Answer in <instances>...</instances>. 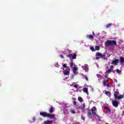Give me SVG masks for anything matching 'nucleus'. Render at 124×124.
<instances>
[{"mask_svg": "<svg viewBox=\"0 0 124 124\" xmlns=\"http://www.w3.org/2000/svg\"><path fill=\"white\" fill-rule=\"evenodd\" d=\"M106 46H117V41L115 40H108L105 43Z\"/></svg>", "mask_w": 124, "mask_h": 124, "instance_id": "f257e3e1", "label": "nucleus"}, {"mask_svg": "<svg viewBox=\"0 0 124 124\" xmlns=\"http://www.w3.org/2000/svg\"><path fill=\"white\" fill-rule=\"evenodd\" d=\"M119 93H120L119 92H117L115 91L114 93V96L115 98V99H122V98H124V95L123 94H121L120 95H119Z\"/></svg>", "mask_w": 124, "mask_h": 124, "instance_id": "f03ea898", "label": "nucleus"}, {"mask_svg": "<svg viewBox=\"0 0 124 124\" xmlns=\"http://www.w3.org/2000/svg\"><path fill=\"white\" fill-rule=\"evenodd\" d=\"M96 57H100V58H103V60H106L107 61V58H106L105 53H101L99 52H97L96 53Z\"/></svg>", "mask_w": 124, "mask_h": 124, "instance_id": "7ed1b4c3", "label": "nucleus"}, {"mask_svg": "<svg viewBox=\"0 0 124 124\" xmlns=\"http://www.w3.org/2000/svg\"><path fill=\"white\" fill-rule=\"evenodd\" d=\"M63 73L65 76H69V74H70V68H69V67H67V68L63 71Z\"/></svg>", "mask_w": 124, "mask_h": 124, "instance_id": "20e7f679", "label": "nucleus"}, {"mask_svg": "<svg viewBox=\"0 0 124 124\" xmlns=\"http://www.w3.org/2000/svg\"><path fill=\"white\" fill-rule=\"evenodd\" d=\"M67 57L68 58H70V59H73V60H76V59L77 57V54H70L67 55Z\"/></svg>", "mask_w": 124, "mask_h": 124, "instance_id": "39448f33", "label": "nucleus"}, {"mask_svg": "<svg viewBox=\"0 0 124 124\" xmlns=\"http://www.w3.org/2000/svg\"><path fill=\"white\" fill-rule=\"evenodd\" d=\"M46 117L49 118L50 119H55V120H57V118H55V114H54L47 113Z\"/></svg>", "mask_w": 124, "mask_h": 124, "instance_id": "423d86ee", "label": "nucleus"}, {"mask_svg": "<svg viewBox=\"0 0 124 124\" xmlns=\"http://www.w3.org/2000/svg\"><path fill=\"white\" fill-rule=\"evenodd\" d=\"M103 84H104V86L105 87H108V88H110V84L109 83H108V79H107L106 80H104L103 81Z\"/></svg>", "mask_w": 124, "mask_h": 124, "instance_id": "0eeeda50", "label": "nucleus"}, {"mask_svg": "<svg viewBox=\"0 0 124 124\" xmlns=\"http://www.w3.org/2000/svg\"><path fill=\"white\" fill-rule=\"evenodd\" d=\"M112 103L113 105V106H114V107H118V106H119V103L115 100H113L112 101Z\"/></svg>", "mask_w": 124, "mask_h": 124, "instance_id": "6e6552de", "label": "nucleus"}, {"mask_svg": "<svg viewBox=\"0 0 124 124\" xmlns=\"http://www.w3.org/2000/svg\"><path fill=\"white\" fill-rule=\"evenodd\" d=\"M119 63V60L115 59L112 61L111 64H115V65H117Z\"/></svg>", "mask_w": 124, "mask_h": 124, "instance_id": "1a4fd4ad", "label": "nucleus"}, {"mask_svg": "<svg viewBox=\"0 0 124 124\" xmlns=\"http://www.w3.org/2000/svg\"><path fill=\"white\" fill-rule=\"evenodd\" d=\"M78 70V68H77V67H74L73 71L74 74H75V75H77L78 72L76 71H77Z\"/></svg>", "mask_w": 124, "mask_h": 124, "instance_id": "9d476101", "label": "nucleus"}, {"mask_svg": "<svg viewBox=\"0 0 124 124\" xmlns=\"http://www.w3.org/2000/svg\"><path fill=\"white\" fill-rule=\"evenodd\" d=\"M47 113L45 112H42L40 113V115L44 118H46V117H47Z\"/></svg>", "mask_w": 124, "mask_h": 124, "instance_id": "9b49d317", "label": "nucleus"}, {"mask_svg": "<svg viewBox=\"0 0 124 124\" xmlns=\"http://www.w3.org/2000/svg\"><path fill=\"white\" fill-rule=\"evenodd\" d=\"M87 113L88 116L89 117V118H92L93 117V114H92V111H91V110H88Z\"/></svg>", "mask_w": 124, "mask_h": 124, "instance_id": "f8f14e48", "label": "nucleus"}, {"mask_svg": "<svg viewBox=\"0 0 124 124\" xmlns=\"http://www.w3.org/2000/svg\"><path fill=\"white\" fill-rule=\"evenodd\" d=\"M53 123V121H46L44 122L45 124H52Z\"/></svg>", "mask_w": 124, "mask_h": 124, "instance_id": "ddd939ff", "label": "nucleus"}, {"mask_svg": "<svg viewBox=\"0 0 124 124\" xmlns=\"http://www.w3.org/2000/svg\"><path fill=\"white\" fill-rule=\"evenodd\" d=\"M49 112L50 113H53L54 112V108L51 107L49 110Z\"/></svg>", "mask_w": 124, "mask_h": 124, "instance_id": "4468645a", "label": "nucleus"}, {"mask_svg": "<svg viewBox=\"0 0 124 124\" xmlns=\"http://www.w3.org/2000/svg\"><path fill=\"white\" fill-rule=\"evenodd\" d=\"M120 62H121L122 63H124V57H123L122 56L120 57Z\"/></svg>", "mask_w": 124, "mask_h": 124, "instance_id": "2eb2a0df", "label": "nucleus"}, {"mask_svg": "<svg viewBox=\"0 0 124 124\" xmlns=\"http://www.w3.org/2000/svg\"><path fill=\"white\" fill-rule=\"evenodd\" d=\"M78 100V101H79V102H81V103L83 102V101H84V100H83V98L81 97H79Z\"/></svg>", "mask_w": 124, "mask_h": 124, "instance_id": "dca6fc26", "label": "nucleus"}, {"mask_svg": "<svg viewBox=\"0 0 124 124\" xmlns=\"http://www.w3.org/2000/svg\"><path fill=\"white\" fill-rule=\"evenodd\" d=\"M86 108V104L85 103L82 104V107H81V110H85Z\"/></svg>", "mask_w": 124, "mask_h": 124, "instance_id": "f3484780", "label": "nucleus"}, {"mask_svg": "<svg viewBox=\"0 0 124 124\" xmlns=\"http://www.w3.org/2000/svg\"><path fill=\"white\" fill-rule=\"evenodd\" d=\"M84 93H89V91H88V88H83Z\"/></svg>", "mask_w": 124, "mask_h": 124, "instance_id": "a211bd4d", "label": "nucleus"}, {"mask_svg": "<svg viewBox=\"0 0 124 124\" xmlns=\"http://www.w3.org/2000/svg\"><path fill=\"white\" fill-rule=\"evenodd\" d=\"M87 37L90 39H93V36L92 34H90L87 35Z\"/></svg>", "mask_w": 124, "mask_h": 124, "instance_id": "6ab92c4d", "label": "nucleus"}, {"mask_svg": "<svg viewBox=\"0 0 124 124\" xmlns=\"http://www.w3.org/2000/svg\"><path fill=\"white\" fill-rule=\"evenodd\" d=\"M83 78L85 79L86 81H89V78H88V77L86 75H83Z\"/></svg>", "mask_w": 124, "mask_h": 124, "instance_id": "aec40b11", "label": "nucleus"}, {"mask_svg": "<svg viewBox=\"0 0 124 124\" xmlns=\"http://www.w3.org/2000/svg\"><path fill=\"white\" fill-rule=\"evenodd\" d=\"M113 24L112 23H109L108 25H106V28H107V29L110 28V27H111Z\"/></svg>", "mask_w": 124, "mask_h": 124, "instance_id": "412c9836", "label": "nucleus"}, {"mask_svg": "<svg viewBox=\"0 0 124 124\" xmlns=\"http://www.w3.org/2000/svg\"><path fill=\"white\" fill-rule=\"evenodd\" d=\"M105 109H106L107 112H111V109H110V108H108V107H105Z\"/></svg>", "mask_w": 124, "mask_h": 124, "instance_id": "4be33fe9", "label": "nucleus"}, {"mask_svg": "<svg viewBox=\"0 0 124 124\" xmlns=\"http://www.w3.org/2000/svg\"><path fill=\"white\" fill-rule=\"evenodd\" d=\"M100 49V47H99V46H96L95 47V50H96L97 51H99Z\"/></svg>", "mask_w": 124, "mask_h": 124, "instance_id": "5701e85b", "label": "nucleus"}, {"mask_svg": "<svg viewBox=\"0 0 124 124\" xmlns=\"http://www.w3.org/2000/svg\"><path fill=\"white\" fill-rule=\"evenodd\" d=\"M105 94L106 95H109L111 94V93L109 91H106V92H105Z\"/></svg>", "mask_w": 124, "mask_h": 124, "instance_id": "b1692460", "label": "nucleus"}, {"mask_svg": "<svg viewBox=\"0 0 124 124\" xmlns=\"http://www.w3.org/2000/svg\"><path fill=\"white\" fill-rule=\"evenodd\" d=\"M95 110H96V108L95 107H93L91 109V110L92 111V112H94Z\"/></svg>", "mask_w": 124, "mask_h": 124, "instance_id": "393cba45", "label": "nucleus"}, {"mask_svg": "<svg viewBox=\"0 0 124 124\" xmlns=\"http://www.w3.org/2000/svg\"><path fill=\"white\" fill-rule=\"evenodd\" d=\"M71 112L72 114H76V112L73 109H70Z\"/></svg>", "mask_w": 124, "mask_h": 124, "instance_id": "a878e982", "label": "nucleus"}, {"mask_svg": "<svg viewBox=\"0 0 124 124\" xmlns=\"http://www.w3.org/2000/svg\"><path fill=\"white\" fill-rule=\"evenodd\" d=\"M106 72H107L108 74H109V73H111V72H112V70L109 69L108 70L106 71Z\"/></svg>", "mask_w": 124, "mask_h": 124, "instance_id": "bb28decb", "label": "nucleus"}, {"mask_svg": "<svg viewBox=\"0 0 124 124\" xmlns=\"http://www.w3.org/2000/svg\"><path fill=\"white\" fill-rule=\"evenodd\" d=\"M92 115H93V116H94V117L95 118L96 116H97V114H96V112H92Z\"/></svg>", "mask_w": 124, "mask_h": 124, "instance_id": "cd10ccee", "label": "nucleus"}, {"mask_svg": "<svg viewBox=\"0 0 124 124\" xmlns=\"http://www.w3.org/2000/svg\"><path fill=\"white\" fill-rule=\"evenodd\" d=\"M70 67H73V65H74V63L73 62H72L70 63Z\"/></svg>", "mask_w": 124, "mask_h": 124, "instance_id": "c85d7f7f", "label": "nucleus"}, {"mask_svg": "<svg viewBox=\"0 0 124 124\" xmlns=\"http://www.w3.org/2000/svg\"><path fill=\"white\" fill-rule=\"evenodd\" d=\"M116 71L117 73H121L122 72V71L120 70L119 69H117Z\"/></svg>", "mask_w": 124, "mask_h": 124, "instance_id": "c756f323", "label": "nucleus"}, {"mask_svg": "<svg viewBox=\"0 0 124 124\" xmlns=\"http://www.w3.org/2000/svg\"><path fill=\"white\" fill-rule=\"evenodd\" d=\"M91 50H92L93 52H94V51H95V49H94V47H91Z\"/></svg>", "mask_w": 124, "mask_h": 124, "instance_id": "7c9ffc66", "label": "nucleus"}, {"mask_svg": "<svg viewBox=\"0 0 124 124\" xmlns=\"http://www.w3.org/2000/svg\"><path fill=\"white\" fill-rule=\"evenodd\" d=\"M63 67H64V68H67V67H68V66H66V64H64L62 65Z\"/></svg>", "mask_w": 124, "mask_h": 124, "instance_id": "2f4dec72", "label": "nucleus"}, {"mask_svg": "<svg viewBox=\"0 0 124 124\" xmlns=\"http://www.w3.org/2000/svg\"><path fill=\"white\" fill-rule=\"evenodd\" d=\"M74 105H75L76 106H77V102L76 101H73Z\"/></svg>", "mask_w": 124, "mask_h": 124, "instance_id": "473e14b6", "label": "nucleus"}, {"mask_svg": "<svg viewBox=\"0 0 124 124\" xmlns=\"http://www.w3.org/2000/svg\"><path fill=\"white\" fill-rule=\"evenodd\" d=\"M109 69H110L111 70H112V69H114V66L111 65V66H110Z\"/></svg>", "mask_w": 124, "mask_h": 124, "instance_id": "72a5a7b5", "label": "nucleus"}, {"mask_svg": "<svg viewBox=\"0 0 124 124\" xmlns=\"http://www.w3.org/2000/svg\"><path fill=\"white\" fill-rule=\"evenodd\" d=\"M81 120H83V121H85V118H84L83 116H81Z\"/></svg>", "mask_w": 124, "mask_h": 124, "instance_id": "f704fd0d", "label": "nucleus"}, {"mask_svg": "<svg viewBox=\"0 0 124 124\" xmlns=\"http://www.w3.org/2000/svg\"><path fill=\"white\" fill-rule=\"evenodd\" d=\"M95 118H97V119H99V118H100V117L99 116V115H97V116H96L95 117Z\"/></svg>", "mask_w": 124, "mask_h": 124, "instance_id": "c9c22d12", "label": "nucleus"}, {"mask_svg": "<svg viewBox=\"0 0 124 124\" xmlns=\"http://www.w3.org/2000/svg\"><path fill=\"white\" fill-rule=\"evenodd\" d=\"M74 88H76V89H77V88H78V86L77 85H74Z\"/></svg>", "mask_w": 124, "mask_h": 124, "instance_id": "e433bc0d", "label": "nucleus"}, {"mask_svg": "<svg viewBox=\"0 0 124 124\" xmlns=\"http://www.w3.org/2000/svg\"><path fill=\"white\" fill-rule=\"evenodd\" d=\"M60 57H61V58H62V59H63V58H64V57H63V55H60Z\"/></svg>", "mask_w": 124, "mask_h": 124, "instance_id": "4c0bfd02", "label": "nucleus"}, {"mask_svg": "<svg viewBox=\"0 0 124 124\" xmlns=\"http://www.w3.org/2000/svg\"><path fill=\"white\" fill-rule=\"evenodd\" d=\"M82 107H78L77 108V109H81Z\"/></svg>", "mask_w": 124, "mask_h": 124, "instance_id": "58836bf2", "label": "nucleus"}, {"mask_svg": "<svg viewBox=\"0 0 124 124\" xmlns=\"http://www.w3.org/2000/svg\"><path fill=\"white\" fill-rule=\"evenodd\" d=\"M96 60H99V57H96Z\"/></svg>", "mask_w": 124, "mask_h": 124, "instance_id": "ea45409f", "label": "nucleus"}, {"mask_svg": "<svg viewBox=\"0 0 124 124\" xmlns=\"http://www.w3.org/2000/svg\"><path fill=\"white\" fill-rule=\"evenodd\" d=\"M105 78H108L107 76H105Z\"/></svg>", "mask_w": 124, "mask_h": 124, "instance_id": "a19ab883", "label": "nucleus"}, {"mask_svg": "<svg viewBox=\"0 0 124 124\" xmlns=\"http://www.w3.org/2000/svg\"><path fill=\"white\" fill-rule=\"evenodd\" d=\"M93 34H94V32H93Z\"/></svg>", "mask_w": 124, "mask_h": 124, "instance_id": "79ce46f5", "label": "nucleus"}, {"mask_svg": "<svg viewBox=\"0 0 124 124\" xmlns=\"http://www.w3.org/2000/svg\"><path fill=\"white\" fill-rule=\"evenodd\" d=\"M67 78H67V77H66V78H65V79H67Z\"/></svg>", "mask_w": 124, "mask_h": 124, "instance_id": "37998d69", "label": "nucleus"}, {"mask_svg": "<svg viewBox=\"0 0 124 124\" xmlns=\"http://www.w3.org/2000/svg\"><path fill=\"white\" fill-rule=\"evenodd\" d=\"M107 68H108V67H107Z\"/></svg>", "mask_w": 124, "mask_h": 124, "instance_id": "c03bdc74", "label": "nucleus"}, {"mask_svg": "<svg viewBox=\"0 0 124 124\" xmlns=\"http://www.w3.org/2000/svg\"><path fill=\"white\" fill-rule=\"evenodd\" d=\"M35 120H34V119H33V121H34Z\"/></svg>", "mask_w": 124, "mask_h": 124, "instance_id": "a18cd8bd", "label": "nucleus"}]
</instances>
